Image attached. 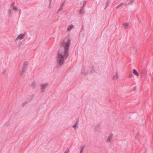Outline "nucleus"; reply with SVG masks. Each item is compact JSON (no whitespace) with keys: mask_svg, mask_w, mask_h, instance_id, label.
I'll list each match as a JSON object with an SVG mask.
<instances>
[{"mask_svg":"<svg viewBox=\"0 0 153 153\" xmlns=\"http://www.w3.org/2000/svg\"><path fill=\"white\" fill-rule=\"evenodd\" d=\"M71 44V40L68 39V41L65 42H63L62 43V46L64 48V49H62L59 50L57 53V61L60 65H62L65 60L64 58L66 59L69 55V50Z\"/></svg>","mask_w":153,"mask_h":153,"instance_id":"1","label":"nucleus"},{"mask_svg":"<svg viewBox=\"0 0 153 153\" xmlns=\"http://www.w3.org/2000/svg\"><path fill=\"white\" fill-rule=\"evenodd\" d=\"M27 63L26 62H25L24 63L23 65L21 71H20V74L22 76L25 71L27 68Z\"/></svg>","mask_w":153,"mask_h":153,"instance_id":"2","label":"nucleus"},{"mask_svg":"<svg viewBox=\"0 0 153 153\" xmlns=\"http://www.w3.org/2000/svg\"><path fill=\"white\" fill-rule=\"evenodd\" d=\"M48 83H44V84H41L40 85L42 87L41 89V91L42 92H43L44 89L46 88L48 85Z\"/></svg>","mask_w":153,"mask_h":153,"instance_id":"3","label":"nucleus"},{"mask_svg":"<svg viewBox=\"0 0 153 153\" xmlns=\"http://www.w3.org/2000/svg\"><path fill=\"white\" fill-rule=\"evenodd\" d=\"M25 35L24 34H22L21 33L19 36L17 37L16 39V41H17L19 39H22L24 38Z\"/></svg>","mask_w":153,"mask_h":153,"instance_id":"4","label":"nucleus"},{"mask_svg":"<svg viewBox=\"0 0 153 153\" xmlns=\"http://www.w3.org/2000/svg\"><path fill=\"white\" fill-rule=\"evenodd\" d=\"M113 134L112 133H111L110 136L108 138V139H107V141L110 142L111 140L112 139V138H113Z\"/></svg>","mask_w":153,"mask_h":153,"instance_id":"5","label":"nucleus"},{"mask_svg":"<svg viewBox=\"0 0 153 153\" xmlns=\"http://www.w3.org/2000/svg\"><path fill=\"white\" fill-rule=\"evenodd\" d=\"M119 78L118 75V72H117L116 73V74L114 76H113V80H114L115 79H117Z\"/></svg>","mask_w":153,"mask_h":153,"instance_id":"6","label":"nucleus"},{"mask_svg":"<svg viewBox=\"0 0 153 153\" xmlns=\"http://www.w3.org/2000/svg\"><path fill=\"white\" fill-rule=\"evenodd\" d=\"M73 25H71L68 26L67 28V30L68 31H69L71 30L73 28Z\"/></svg>","mask_w":153,"mask_h":153,"instance_id":"7","label":"nucleus"},{"mask_svg":"<svg viewBox=\"0 0 153 153\" xmlns=\"http://www.w3.org/2000/svg\"><path fill=\"white\" fill-rule=\"evenodd\" d=\"M133 73L137 76H138L139 75V73L137 71V70L135 69L133 70Z\"/></svg>","mask_w":153,"mask_h":153,"instance_id":"8","label":"nucleus"},{"mask_svg":"<svg viewBox=\"0 0 153 153\" xmlns=\"http://www.w3.org/2000/svg\"><path fill=\"white\" fill-rule=\"evenodd\" d=\"M129 25L128 23H125L123 24V26L124 27L125 29H126L128 28Z\"/></svg>","mask_w":153,"mask_h":153,"instance_id":"9","label":"nucleus"},{"mask_svg":"<svg viewBox=\"0 0 153 153\" xmlns=\"http://www.w3.org/2000/svg\"><path fill=\"white\" fill-rule=\"evenodd\" d=\"M36 82H33L31 85V87L33 88H34L35 87Z\"/></svg>","mask_w":153,"mask_h":153,"instance_id":"10","label":"nucleus"},{"mask_svg":"<svg viewBox=\"0 0 153 153\" xmlns=\"http://www.w3.org/2000/svg\"><path fill=\"white\" fill-rule=\"evenodd\" d=\"M78 124V120H77L75 123V124L73 126V127L74 128L76 129L77 128V126Z\"/></svg>","mask_w":153,"mask_h":153,"instance_id":"11","label":"nucleus"},{"mask_svg":"<svg viewBox=\"0 0 153 153\" xmlns=\"http://www.w3.org/2000/svg\"><path fill=\"white\" fill-rule=\"evenodd\" d=\"M110 2V0H107L106 1V6L105 7V9H106L107 7L108 6L109 3Z\"/></svg>","mask_w":153,"mask_h":153,"instance_id":"12","label":"nucleus"},{"mask_svg":"<svg viewBox=\"0 0 153 153\" xmlns=\"http://www.w3.org/2000/svg\"><path fill=\"white\" fill-rule=\"evenodd\" d=\"M85 147V145H83V146H81V150L80 151V152H81V153L82 152L83 149H84V148Z\"/></svg>","mask_w":153,"mask_h":153,"instance_id":"13","label":"nucleus"},{"mask_svg":"<svg viewBox=\"0 0 153 153\" xmlns=\"http://www.w3.org/2000/svg\"><path fill=\"white\" fill-rule=\"evenodd\" d=\"M124 4H125V3H121V4H119V5H118L116 7V8L117 9H118L119 7H121L122 6V5H124Z\"/></svg>","mask_w":153,"mask_h":153,"instance_id":"14","label":"nucleus"},{"mask_svg":"<svg viewBox=\"0 0 153 153\" xmlns=\"http://www.w3.org/2000/svg\"><path fill=\"white\" fill-rule=\"evenodd\" d=\"M133 76V74L131 72H130L129 74L128 77L129 78H131Z\"/></svg>","mask_w":153,"mask_h":153,"instance_id":"15","label":"nucleus"},{"mask_svg":"<svg viewBox=\"0 0 153 153\" xmlns=\"http://www.w3.org/2000/svg\"><path fill=\"white\" fill-rule=\"evenodd\" d=\"M83 9H84L83 7H82V8L80 10L79 13L80 14H81L82 13L83 11Z\"/></svg>","mask_w":153,"mask_h":153,"instance_id":"16","label":"nucleus"},{"mask_svg":"<svg viewBox=\"0 0 153 153\" xmlns=\"http://www.w3.org/2000/svg\"><path fill=\"white\" fill-rule=\"evenodd\" d=\"M13 10H15V12H16V10L18 8L16 6H14L13 8Z\"/></svg>","mask_w":153,"mask_h":153,"instance_id":"17","label":"nucleus"},{"mask_svg":"<svg viewBox=\"0 0 153 153\" xmlns=\"http://www.w3.org/2000/svg\"><path fill=\"white\" fill-rule=\"evenodd\" d=\"M133 1H131L130 2H129V3H128V4L129 5L132 4L133 3Z\"/></svg>","mask_w":153,"mask_h":153,"instance_id":"18","label":"nucleus"},{"mask_svg":"<svg viewBox=\"0 0 153 153\" xmlns=\"http://www.w3.org/2000/svg\"><path fill=\"white\" fill-rule=\"evenodd\" d=\"M62 6H63L61 5L60 7L59 8V11H60L62 9Z\"/></svg>","mask_w":153,"mask_h":153,"instance_id":"19","label":"nucleus"},{"mask_svg":"<svg viewBox=\"0 0 153 153\" xmlns=\"http://www.w3.org/2000/svg\"><path fill=\"white\" fill-rule=\"evenodd\" d=\"M14 2H13L11 5V7L12 8H13V7H14L13 6H14Z\"/></svg>","mask_w":153,"mask_h":153,"instance_id":"20","label":"nucleus"},{"mask_svg":"<svg viewBox=\"0 0 153 153\" xmlns=\"http://www.w3.org/2000/svg\"><path fill=\"white\" fill-rule=\"evenodd\" d=\"M69 152V149H68V151H67L65 152L64 153H68Z\"/></svg>","mask_w":153,"mask_h":153,"instance_id":"21","label":"nucleus"},{"mask_svg":"<svg viewBox=\"0 0 153 153\" xmlns=\"http://www.w3.org/2000/svg\"><path fill=\"white\" fill-rule=\"evenodd\" d=\"M65 3V1H64L61 4V5L63 6V4H64Z\"/></svg>","mask_w":153,"mask_h":153,"instance_id":"22","label":"nucleus"},{"mask_svg":"<svg viewBox=\"0 0 153 153\" xmlns=\"http://www.w3.org/2000/svg\"><path fill=\"white\" fill-rule=\"evenodd\" d=\"M9 13L10 14H10L11 13V9H10L9 10Z\"/></svg>","mask_w":153,"mask_h":153,"instance_id":"23","label":"nucleus"},{"mask_svg":"<svg viewBox=\"0 0 153 153\" xmlns=\"http://www.w3.org/2000/svg\"><path fill=\"white\" fill-rule=\"evenodd\" d=\"M136 90V87L135 86L134 87V91H135Z\"/></svg>","mask_w":153,"mask_h":153,"instance_id":"24","label":"nucleus"},{"mask_svg":"<svg viewBox=\"0 0 153 153\" xmlns=\"http://www.w3.org/2000/svg\"><path fill=\"white\" fill-rule=\"evenodd\" d=\"M22 42H21V43H20L19 44V46H21V45H22Z\"/></svg>","mask_w":153,"mask_h":153,"instance_id":"25","label":"nucleus"},{"mask_svg":"<svg viewBox=\"0 0 153 153\" xmlns=\"http://www.w3.org/2000/svg\"><path fill=\"white\" fill-rule=\"evenodd\" d=\"M50 1V5H51V0H49Z\"/></svg>","mask_w":153,"mask_h":153,"instance_id":"26","label":"nucleus"},{"mask_svg":"<svg viewBox=\"0 0 153 153\" xmlns=\"http://www.w3.org/2000/svg\"><path fill=\"white\" fill-rule=\"evenodd\" d=\"M85 3H84V4H83V7H83V8L84 7V6H85Z\"/></svg>","mask_w":153,"mask_h":153,"instance_id":"27","label":"nucleus"},{"mask_svg":"<svg viewBox=\"0 0 153 153\" xmlns=\"http://www.w3.org/2000/svg\"><path fill=\"white\" fill-rule=\"evenodd\" d=\"M32 98H33L34 97V95H32L31 96Z\"/></svg>","mask_w":153,"mask_h":153,"instance_id":"28","label":"nucleus"},{"mask_svg":"<svg viewBox=\"0 0 153 153\" xmlns=\"http://www.w3.org/2000/svg\"><path fill=\"white\" fill-rule=\"evenodd\" d=\"M144 71H145V72H146V71L145 70H144Z\"/></svg>","mask_w":153,"mask_h":153,"instance_id":"29","label":"nucleus"},{"mask_svg":"<svg viewBox=\"0 0 153 153\" xmlns=\"http://www.w3.org/2000/svg\"><path fill=\"white\" fill-rule=\"evenodd\" d=\"M27 102H25V104H27Z\"/></svg>","mask_w":153,"mask_h":153,"instance_id":"30","label":"nucleus"},{"mask_svg":"<svg viewBox=\"0 0 153 153\" xmlns=\"http://www.w3.org/2000/svg\"><path fill=\"white\" fill-rule=\"evenodd\" d=\"M80 153H81V152H80Z\"/></svg>","mask_w":153,"mask_h":153,"instance_id":"31","label":"nucleus"}]
</instances>
